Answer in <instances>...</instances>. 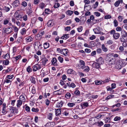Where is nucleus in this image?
Returning <instances> with one entry per match:
<instances>
[{"mask_svg": "<svg viewBox=\"0 0 127 127\" xmlns=\"http://www.w3.org/2000/svg\"><path fill=\"white\" fill-rule=\"evenodd\" d=\"M113 22L114 23V26L115 27H117L118 26V22H117V21L115 19L114 20Z\"/></svg>", "mask_w": 127, "mask_h": 127, "instance_id": "nucleus-38", "label": "nucleus"}, {"mask_svg": "<svg viewBox=\"0 0 127 127\" xmlns=\"http://www.w3.org/2000/svg\"><path fill=\"white\" fill-rule=\"evenodd\" d=\"M109 80H110L108 79V78H106L105 80L102 81V82L104 83H106L108 82Z\"/></svg>", "mask_w": 127, "mask_h": 127, "instance_id": "nucleus-63", "label": "nucleus"}, {"mask_svg": "<svg viewBox=\"0 0 127 127\" xmlns=\"http://www.w3.org/2000/svg\"><path fill=\"white\" fill-rule=\"evenodd\" d=\"M123 46L124 47H127V42H123Z\"/></svg>", "mask_w": 127, "mask_h": 127, "instance_id": "nucleus-64", "label": "nucleus"}, {"mask_svg": "<svg viewBox=\"0 0 127 127\" xmlns=\"http://www.w3.org/2000/svg\"><path fill=\"white\" fill-rule=\"evenodd\" d=\"M66 12L67 14L69 16L71 15L73 13V11L70 10L67 11Z\"/></svg>", "mask_w": 127, "mask_h": 127, "instance_id": "nucleus-22", "label": "nucleus"}, {"mask_svg": "<svg viewBox=\"0 0 127 127\" xmlns=\"http://www.w3.org/2000/svg\"><path fill=\"white\" fill-rule=\"evenodd\" d=\"M28 11L29 14H31L32 12V7H29Z\"/></svg>", "mask_w": 127, "mask_h": 127, "instance_id": "nucleus-44", "label": "nucleus"}, {"mask_svg": "<svg viewBox=\"0 0 127 127\" xmlns=\"http://www.w3.org/2000/svg\"><path fill=\"white\" fill-rule=\"evenodd\" d=\"M53 114L52 113H50L47 115V118L50 120H51L52 119Z\"/></svg>", "mask_w": 127, "mask_h": 127, "instance_id": "nucleus-18", "label": "nucleus"}, {"mask_svg": "<svg viewBox=\"0 0 127 127\" xmlns=\"http://www.w3.org/2000/svg\"><path fill=\"white\" fill-rule=\"evenodd\" d=\"M80 105L82 108L84 109L89 106V103L88 102H83Z\"/></svg>", "mask_w": 127, "mask_h": 127, "instance_id": "nucleus-5", "label": "nucleus"}, {"mask_svg": "<svg viewBox=\"0 0 127 127\" xmlns=\"http://www.w3.org/2000/svg\"><path fill=\"white\" fill-rule=\"evenodd\" d=\"M96 38V36L94 35H92L91 37H90L89 39L90 40H93L95 39Z\"/></svg>", "mask_w": 127, "mask_h": 127, "instance_id": "nucleus-57", "label": "nucleus"}, {"mask_svg": "<svg viewBox=\"0 0 127 127\" xmlns=\"http://www.w3.org/2000/svg\"><path fill=\"white\" fill-rule=\"evenodd\" d=\"M92 66L96 69H99L100 68V65L97 62H95L93 63L92 64Z\"/></svg>", "mask_w": 127, "mask_h": 127, "instance_id": "nucleus-3", "label": "nucleus"}, {"mask_svg": "<svg viewBox=\"0 0 127 127\" xmlns=\"http://www.w3.org/2000/svg\"><path fill=\"white\" fill-rule=\"evenodd\" d=\"M77 29L78 32H80L82 31L83 30V28L82 26H81L78 28Z\"/></svg>", "mask_w": 127, "mask_h": 127, "instance_id": "nucleus-47", "label": "nucleus"}, {"mask_svg": "<svg viewBox=\"0 0 127 127\" xmlns=\"http://www.w3.org/2000/svg\"><path fill=\"white\" fill-rule=\"evenodd\" d=\"M74 94L76 95H79L80 94V92L78 90H76L75 91Z\"/></svg>", "mask_w": 127, "mask_h": 127, "instance_id": "nucleus-55", "label": "nucleus"}, {"mask_svg": "<svg viewBox=\"0 0 127 127\" xmlns=\"http://www.w3.org/2000/svg\"><path fill=\"white\" fill-rule=\"evenodd\" d=\"M60 6V4L58 2L55 3V5L54 6V7L55 8H57Z\"/></svg>", "mask_w": 127, "mask_h": 127, "instance_id": "nucleus-45", "label": "nucleus"}, {"mask_svg": "<svg viewBox=\"0 0 127 127\" xmlns=\"http://www.w3.org/2000/svg\"><path fill=\"white\" fill-rule=\"evenodd\" d=\"M85 51L86 53H89L91 51L90 49L86 48L85 50Z\"/></svg>", "mask_w": 127, "mask_h": 127, "instance_id": "nucleus-60", "label": "nucleus"}, {"mask_svg": "<svg viewBox=\"0 0 127 127\" xmlns=\"http://www.w3.org/2000/svg\"><path fill=\"white\" fill-rule=\"evenodd\" d=\"M32 112H38L39 110L38 108H35L33 107L32 109Z\"/></svg>", "mask_w": 127, "mask_h": 127, "instance_id": "nucleus-26", "label": "nucleus"}, {"mask_svg": "<svg viewBox=\"0 0 127 127\" xmlns=\"http://www.w3.org/2000/svg\"><path fill=\"white\" fill-rule=\"evenodd\" d=\"M95 83L96 85H99L102 84L101 82L98 80H96L95 81Z\"/></svg>", "mask_w": 127, "mask_h": 127, "instance_id": "nucleus-40", "label": "nucleus"}, {"mask_svg": "<svg viewBox=\"0 0 127 127\" xmlns=\"http://www.w3.org/2000/svg\"><path fill=\"white\" fill-rule=\"evenodd\" d=\"M50 101L48 99H47L45 100V104L47 106H48L49 105Z\"/></svg>", "mask_w": 127, "mask_h": 127, "instance_id": "nucleus-59", "label": "nucleus"}, {"mask_svg": "<svg viewBox=\"0 0 127 127\" xmlns=\"http://www.w3.org/2000/svg\"><path fill=\"white\" fill-rule=\"evenodd\" d=\"M25 106H26L25 109V110L27 112H30V107L27 106V104H26Z\"/></svg>", "mask_w": 127, "mask_h": 127, "instance_id": "nucleus-34", "label": "nucleus"}, {"mask_svg": "<svg viewBox=\"0 0 127 127\" xmlns=\"http://www.w3.org/2000/svg\"><path fill=\"white\" fill-rule=\"evenodd\" d=\"M22 102L21 100H17V105L18 107H20L22 104Z\"/></svg>", "mask_w": 127, "mask_h": 127, "instance_id": "nucleus-21", "label": "nucleus"}, {"mask_svg": "<svg viewBox=\"0 0 127 127\" xmlns=\"http://www.w3.org/2000/svg\"><path fill=\"white\" fill-rule=\"evenodd\" d=\"M26 29L25 28H23L21 30V33L22 35H23L24 33H26Z\"/></svg>", "mask_w": 127, "mask_h": 127, "instance_id": "nucleus-37", "label": "nucleus"}, {"mask_svg": "<svg viewBox=\"0 0 127 127\" xmlns=\"http://www.w3.org/2000/svg\"><path fill=\"white\" fill-rule=\"evenodd\" d=\"M49 43L47 42L45 43L44 44V47L45 49H46L49 47Z\"/></svg>", "mask_w": 127, "mask_h": 127, "instance_id": "nucleus-20", "label": "nucleus"}, {"mask_svg": "<svg viewBox=\"0 0 127 127\" xmlns=\"http://www.w3.org/2000/svg\"><path fill=\"white\" fill-rule=\"evenodd\" d=\"M6 104L5 103H3L2 104L3 108L2 112V113H4L6 112Z\"/></svg>", "mask_w": 127, "mask_h": 127, "instance_id": "nucleus-15", "label": "nucleus"}, {"mask_svg": "<svg viewBox=\"0 0 127 127\" xmlns=\"http://www.w3.org/2000/svg\"><path fill=\"white\" fill-rule=\"evenodd\" d=\"M96 125L100 127L103 125V123L102 122L100 121L97 123L96 124Z\"/></svg>", "mask_w": 127, "mask_h": 127, "instance_id": "nucleus-30", "label": "nucleus"}, {"mask_svg": "<svg viewBox=\"0 0 127 127\" xmlns=\"http://www.w3.org/2000/svg\"><path fill=\"white\" fill-rule=\"evenodd\" d=\"M99 64H102L103 63L104 60L101 57H100L96 60Z\"/></svg>", "mask_w": 127, "mask_h": 127, "instance_id": "nucleus-13", "label": "nucleus"}, {"mask_svg": "<svg viewBox=\"0 0 127 127\" xmlns=\"http://www.w3.org/2000/svg\"><path fill=\"white\" fill-rule=\"evenodd\" d=\"M30 80L32 83L35 84L36 82L35 78L33 77H32L30 79Z\"/></svg>", "mask_w": 127, "mask_h": 127, "instance_id": "nucleus-28", "label": "nucleus"}, {"mask_svg": "<svg viewBox=\"0 0 127 127\" xmlns=\"http://www.w3.org/2000/svg\"><path fill=\"white\" fill-rule=\"evenodd\" d=\"M21 17V15L19 14H18L17 16H16L15 18L17 20H19L20 19Z\"/></svg>", "mask_w": 127, "mask_h": 127, "instance_id": "nucleus-61", "label": "nucleus"}, {"mask_svg": "<svg viewBox=\"0 0 127 127\" xmlns=\"http://www.w3.org/2000/svg\"><path fill=\"white\" fill-rule=\"evenodd\" d=\"M57 62V60L56 58L55 57L53 58L51 61L52 64L54 66H58V64H57L56 63Z\"/></svg>", "mask_w": 127, "mask_h": 127, "instance_id": "nucleus-6", "label": "nucleus"}, {"mask_svg": "<svg viewBox=\"0 0 127 127\" xmlns=\"http://www.w3.org/2000/svg\"><path fill=\"white\" fill-rule=\"evenodd\" d=\"M109 63L110 64H115V62L113 59L112 60H110L109 61Z\"/></svg>", "mask_w": 127, "mask_h": 127, "instance_id": "nucleus-46", "label": "nucleus"}, {"mask_svg": "<svg viewBox=\"0 0 127 127\" xmlns=\"http://www.w3.org/2000/svg\"><path fill=\"white\" fill-rule=\"evenodd\" d=\"M116 30L117 31H122V29L120 27H118L116 29Z\"/></svg>", "mask_w": 127, "mask_h": 127, "instance_id": "nucleus-56", "label": "nucleus"}, {"mask_svg": "<svg viewBox=\"0 0 127 127\" xmlns=\"http://www.w3.org/2000/svg\"><path fill=\"white\" fill-rule=\"evenodd\" d=\"M113 37L115 39H118L120 36V34L118 33H115L113 35Z\"/></svg>", "mask_w": 127, "mask_h": 127, "instance_id": "nucleus-11", "label": "nucleus"}, {"mask_svg": "<svg viewBox=\"0 0 127 127\" xmlns=\"http://www.w3.org/2000/svg\"><path fill=\"white\" fill-rule=\"evenodd\" d=\"M20 100H21V101L24 102L25 100L26 99L24 96L23 95H21L20 97Z\"/></svg>", "mask_w": 127, "mask_h": 127, "instance_id": "nucleus-23", "label": "nucleus"}, {"mask_svg": "<svg viewBox=\"0 0 127 127\" xmlns=\"http://www.w3.org/2000/svg\"><path fill=\"white\" fill-rule=\"evenodd\" d=\"M102 49L105 52H106L107 51V49L105 46L104 44H103L102 45Z\"/></svg>", "mask_w": 127, "mask_h": 127, "instance_id": "nucleus-24", "label": "nucleus"}, {"mask_svg": "<svg viewBox=\"0 0 127 127\" xmlns=\"http://www.w3.org/2000/svg\"><path fill=\"white\" fill-rule=\"evenodd\" d=\"M121 118L118 116H116L114 119V120L115 121H117L121 120Z\"/></svg>", "mask_w": 127, "mask_h": 127, "instance_id": "nucleus-35", "label": "nucleus"}, {"mask_svg": "<svg viewBox=\"0 0 127 127\" xmlns=\"http://www.w3.org/2000/svg\"><path fill=\"white\" fill-rule=\"evenodd\" d=\"M73 70L71 69H69L67 71V73L68 74H71L73 73Z\"/></svg>", "mask_w": 127, "mask_h": 127, "instance_id": "nucleus-27", "label": "nucleus"}, {"mask_svg": "<svg viewBox=\"0 0 127 127\" xmlns=\"http://www.w3.org/2000/svg\"><path fill=\"white\" fill-rule=\"evenodd\" d=\"M80 63L78 64V67L79 68H81L83 69L85 67V63L82 60H80L79 62Z\"/></svg>", "mask_w": 127, "mask_h": 127, "instance_id": "nucleus-1", "label": "nucleus"}, {"mask_svg": "<svg viewBox=\"0 0 127 127\" xmlns=\"http://www.w3.org/2000/svg\"><path fill=\"white\" fill-rule=\"evenodd\" d=\"M20 3L18 0H15L13 3V4L15 6V7L18 6L19 5Z\"/></svg>", "mask_w": 127, "mask_h": 127, "instance_id": "nucleus-16", "label": "nucleus"}, {"mask_svg": "<svg viewBox=\"0 0 127 127\" xmlns=\"http://www.w3.org/2000/svg\"><path fill=\"white\" fill-rule=\"evenodd\" d=\"M27 42H30L33 40V38L31 37H28L25 38Z\"/></svg>", "mask_w": 127, "mask_h": 127, "instance_id": "nucleus-17", "label": "nucleus"}, {"mask_svg": "<svg viewBox=\"0 0 127 127\" xmlns=\"http://www.w3.org/2000/svg\"><path fill=\"white\" fill-rule=\"evenodd\" d=\"M42 60V64L45 66L46 64V63L48 61V60L45 57L43 58Z\"/></svg>", "mask_w": 127, "mask_h": 127, "instance_id": "nucleus-12", "label": "nucleus"}, {"mask_svg": "<svg viewBox=\"0 0 127 127\" xmlns=\"http://www.w3.org/2000/svg\"><path fill=\"white\" fill-rule=\"evenodd\" d=\"M22 5L24 7H26L27 5V4L26 2L25 1L23 2L22 3Z\"/></svg>", "mask_w": 127, "mask_h": 127, "instance_id": "nucleus-50", "label": "nucleus"}, {"mask_svg": "<svg viewBox=\"0 0 127 127\" xmlns=\"http://www.w3.org/2000/svg\"><path fill=\"white\" fill-rule=\"evenodd\" d=\"M71 23V21L70 20H69L66 22V24L67 25H69Z\"/></svg>", "mask_w": 127, "mask_h": 127, "instance_id": "nucleus-62", "label": "nucleus"}, {"mask_svg": "<svg viewBox=\"0 0 127 127\" xmlns=\"http://www.w3.org/2000/svg\"><path fill=\"white\" fill-rule=\"evenodd\" d=\"M10 110H11L10 115H11V116H12L13 114L17 113L18 112V110L14 107H12V109Z\"/></svg>", "mask_w": 127, "mask_h": 127, "instance_id": "nucleus-2", "label": "nucleus"}, {"mask_svg": "<svg viewBox=\"0 0 127 127\" xmlns=\"http://www.w3.org/2000/svg\"><path fill=\"white\" fill-rule=\"evenodd\" d=\"M75 105V104L73 103H68L67 104L68 106L70 107H73Z\"/></svg>", "mask_w": 127, "mask_h": 127, "instance_id": "nucleus-29", "label": "nucleus"}, {"mask_svg": "<svg viewBox=\"0 0 127 127\" xmlns=\"http://www.w3.org/2000/svg\"><path fill=\"white\" fill-rule=\"evenodd\" d=\"M21 57V56L18 55L17 56L15 57H13V58L15 59V60H16V61H17L18 59H19Z\"/></svg>", "mask_w": 127, "mask_h": 127, "instance_id": "nucleus-43", "label": "nucleus"}, {"mask_svg": "<svg viewBox=\"0 0 127 127\" xmlns=\"http://www.w3.org/2000/svg\"><path fill=\"white\" fill-rule=\"evenodd\" d=\"M54 24V23H52V20H49L47 23V25L48 27L53 26Z\"/></svg>", "mask_w": 127, "mask_h": 127, "instance_id": "nucleus-14", "label": "nucleus"}, {"mask_svg": "<svg viewBox=\"0 0 127 127\" xmlns=\"http://www.w3.org/2000/svg\"><path fill=\"white\" fill-rule=\"evenodd\" d=\"M121 35L122 37V38L124 39L127 36V32H126L124 30L122 31L121 32Z\"/></svg>", "mask_w": 127, "mask_h": 127, "instance_id": "nucleus-8", "label": "nucleus"}, {"mask_svg": "<svg viewBox=\"0 0 127 127\" xmlns=\"http://www.w3.org/2000/svg\"><path fill=\"white\" fill-rule=\"evenodd\" d=\"M68 50L66 49H62L61 54L65 56H66L68 54Z\"/></svg>", "mask_w": 127, "mask_h": 127, "instance_id": "nucleus-7", "label": "nucleus"}, {"mask_svg": "<svg viewBox=\"0 0 127 127\" xmlns=\"http://www.w3.org/2000/svg\"><path fill=\"white\" fill-rule=\"evenodd\" d=\"M120 3V1L119 0L116 1L114 4L115 6L116 7H118Z\"/></svg>", "mask_w": 127, "mask_h": 127, "instance_id": "nucleus-36", "label": "nucleus"}, {"mask_svg": "<svg viewBox=\"0 0 127 127\" xmlns=\"http://www.w3.org/2000/svg\"><path fill=\"white\" fill-rule=\"evenodd\" d=\"M27 71L29 73L31 72L32 71V68L30 67V66H29L27 68Z\"/></svg>", "mask_w": 127, "mask_h": 127, "instance_id": "nucleus-32", "label": "nucleus"}, {"mask_svg": "<svg viewBox=\"0 0 127 127\" xmlns=\"http://www.w3.org/2000/svg\"><path fill=\"white\" fill-rule=\"evenodd\" d=\"M9 23V20L7 19H5L4 21L3 24L4 25H6Z\"/></svg>", "mask_w": 127, "mask_h": 127, "instance_id": "nucleus-54", "label": "nucleus"}, {"mask_svg": "<svg viewBox=\"0 0 127 127\" xmlns=\"http://www.w3.org/2000/svg\"><path fill=\"white\" fill-rule=\"evenodd\" d=\"M111 18V16L110 15H106L104 17V18L106 19H110Z\"/></svg>", "mask_w": 127, "mask_h": 127, "instance_id": "nucleus-53", "label": "nucleus"}, {"mask_svg": "<svg viewBox=\"0 0 127 127\" xmlns=\"http://www.w3.org/2000/svg\"><path fill=\"white\" fill-rule=\"evenodd\" d=\"M55 115L57 116H58L61 114V111L60 109H55Z\"/></svg>", "mask_w": 127, "mask_h": 127, "instance_id": "nucleus-10", "label": "nucleus"}, {"mask_svg": "<svg viewBox=\"0 0 127 127\" xmlns=\"http://www.w3.org/2000/svg\"><path fill=\"white\" fill-rule=\"evenodd\" d=\"M94 14L96 16L99 17L100 16V14L99 13L97 12H94Z\"/></svg>", "mask_w": 127, "mask_h": 127, "instance_id": "nucleus-58", "label": "nucleus"}, {"mask_svg": "<svg viewBox=\"0 0 127 127\" xmlns=\"http://www.w3.org/2000/svg\"><path fill=\"white\" fill-rule=\"evenodd\" d=\"M64 103L63 102V101L61 100L60 102H58V105L57 106L58 107H61L62 106Z\"/></svg>", "mask_w": 127, "mask_h": 127, "instance_id": "nucleus-19", "label": "nucleus"}, {"mask_svg": "<svg viewBox=\"0 0 127 127\" xmlns=\"http://www.w3.org/2000/svg\"><path fill=\"white\" fill-rule=\"evenodd\" d=\"M71 96L70 94L68 92L65 95V97L69 99Z\"/></svg>", "mask_w": 127, "mask_h": 127, "instance_id": "nucleus-25", "label": "nucleus"}, {"mask_svg": "<svg viewBox=\"0 0 127 127\" xmlns=\"http://www.w3.org/2000/svg\"><path fill=\"white\" fill-rule=\"evenodd\" d=\"M4 56V58L6 60H7L10 58L9 55L8 53H7L5 56Z\"/></svg>", "mask_w": 127, "mask_h": 127, "instance_id": "nucleus-33", "label": "nucleus"}, {"mask_svg": "<svg viewBox=\"0 0 127 127\" xmlns=\"http://www.w3.org/2000/svg\"><path fill=\"white\" fill-rule=\"evenodd\" d=\"M105 120L106 123H108L110 121V119L109 117H106L105 119Z\"/></svg>", "mask_w": 127, "mask_h": 127, "instance_id": "nucleus-49", "label": "nucleus"}, {"mask_svg": "<svg viewBox=\"0 0 127 127\" xmlns=\"http://www.w3.org/2000/svg\"><path fill=\"white\" fill-rule=\"evenodd\" d=\"M113 43V42L112 40H109L107 41L106 44L108 45H110L112 44Z\"/></svg>", "mask_w": 127, "mask_h": 127, "instance_id": "nucleus-48", "label": "nucleus"}, {"mask_svg": "<svg viewBox=\"0 0 127 127\" xmlns=\"http://www.w3.org/2000/svg\"><path fill=\"white\" fill-rule=\"evenodd\" d=\"M58 60L61 63H63V59L61 57L59 56L58 57Z\"/></svg>", "mask_w": 127, "mask_h": 127, "instance_id": "nucleus-39", "label": "nucleus"}, {"mask_svg": "<svg viewBox=\"0 0 127 127\" xmlns=\"http://www.w3.org/2000/svg\"><path fill=\"white\" fill-rule=\"evenodd\" d=\"M13 29L11 27H9L8 28H5V32L7 34L10 33L13 31Z\"/></svg>", "mask_w": 127, "mask_h": 127, "instance_id": "nucleus-4", "label": "nucleus"}, {"mask_svg": "<svg viewBox=\"0 0 127 127\" xmlns=\"http://www.w3.org/2000/svg\"><path fill=\"white\" fill-rule=\"evenodd\" d=\"M3 63L5 65H7L9 64V61L7 60H5L3 61Z\"/></svg>", "mask_w": 127, "mask_h": 127, "instance_id": "nucleus-51", "label": "nucleus"}, {"mask_svg": "<svg viewBox=\"0 0 127 127\" xmlns=\"http://www.w3.org/2000/svg\"><path fill=\"white\" fill-rule=\"evenodd\" d=\"M33 68V70L34 71H36L38 69L37 66L36 65V64L33 65L32 67Z\"/></svg>", "mask_w": 127, "mask_h": 127, "instance_id": "nucleus-31", "label": "nucleus"}, {"mask_svg": "<svg viewBox=\"0 0 127 127\" xmlns=\"http://www.w3.org/2000/svg\"><path fill=\"white\" fill-rule=\"evenodd\" d=\"M45 4L43 3H42L40 4V7L41 9H43L45 6Z\"/></svg>", "mask_w": 127, "mask_h": 127, "instance_id": "nucleus-52", "label": "nucleus"}, {"mask_svg": "<svg viewBox=\"0 0 127 127\" xmlns=\"http://www.w3.org/2000/svg\"><path fill=\"white\" fill-rule=\"evenodd\" d=\"M4 9L5 11L8 12L10 10V8L9 7L5 6L4 8Z\"/></svg>", "mask_w": 127, "mask_h": 127, "instance_id": "nucleus-41", "label": "nucleus"}, {"mask_svg": "<svg viewBox=\"0 0 127 127\" xmlns=\"http://www.w3.org/2000/svg\"><path fill=\"white\" fill-rule=\"evenodd\" d=\"M62 89H60L58 90L55 91L53 93V95H60L62 94Z\"/></svg>", "mask_w": 127, "mask_h": 127, "instance_id": "nucleus-9", "label": "nucleus"}, {"mask_svg": "<svg viewBox=\"0 0 127 127\" xmlns=\"http://www.w3.org/2000/svg\"><path fill=\"white\" fill-rule=\"evenodd\" d=\"M96 52L98 54H100L101 53L102 50L100 48H97L96 50Z\"/></svg>", "mask_w": 127, "mask_h": 127, "instance_id": "nucleus-42", "label": "nucleus"}]
</instances>
